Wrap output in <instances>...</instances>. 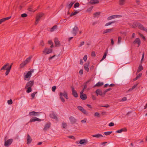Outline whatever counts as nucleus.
Masks as SVG:
<instances>
[{
    "label": "nucleus",
    "mask_w": 147,
    "mask_h": 147,
    "mask_svg": "<svg viewBox=\"0 0 147 147\" xmlns=\"http://www.w3.org/2000/svg\"><path fill=\"white\" fill-rule=\"evenodd\" d=\"M12 64L13 63H12L11 65H9V63H6L1 68L0 71H1L2 70H6V71L5 72V74L6 76H7L10 71Z\"/></svg>",
    "instance_id": "1"
},
{
    "label": "nucleus",
    "mask_w": 147,
    "mask_h": 147,
    "mask_svg": "<svg viewBox=\"0 0 147 147\" xmlns=\"http://www.w3.org/2000/svg\"><path fill=\"white\" fill-rule=\"evenodd\" d=\"M52 49L45 48L44 50L43 51V53L45 55L48 54L52 53Z\"/></svg>",
    "instance_id": "7"
},
{
    "label": "nucleus",
    "mask_w": 147,
    "mask_h": 147,
    "mask_svg": "<svg viewBox=\"0 0 147 147\" xmlns=\"http://www.w3.org/2000/svg\"><path fill=\"white\" fill-rule=\"evenodd\" d=\"M121 37L120 36H119L118 38V43L119 44L121 43Z\"/></svg>",
    "instance_id": "50"
},
{
    "label": "nucleus",
    "mask_w": 147,
    "mask_h": 147,
    "mask_svg": "<svg viewBox=\"0 0 147 147\" xmlns=\"http://www.w3.org/2000/svg\"><path fill=\"white\" fill-rule=\"evenodd\" d=\"M92 136L93 137H96L97 138H100V137H103L102 135L99 134H97L95 135H92Z\"/></svg>",
    "instance_id": "26"
},
{
    "label": "nucleus",
    "mask_w": 147,
    "mask_h": 147,
    "mask_svg": "<svg viewBox=\"0 0 147 147\" xmlns=\"http://www.w3.org/2000/svg\"><path fill=\"white\" fill-rule=\"evenodd\" d=\"M37 93V92H35L33 93H32V94L31 95V96L32 97V99L34 98V97H35V94Z\"/></svg>",
    "instance_id": "39"
},
{
    "label": "nucleus",
    "mask_w": 147,
    "mask_h": 147,
    "mask_svg": "<svg viewBox=\"0 0 147 147\" xmlns=\"http://www.w3.org/2000/svg\"><path fill=\"white\" fill-rule=\"evenodd\" d=\"M78 30V28L76 26H75L73 29L72 33L74 36H76Z\"/></svg>",
    "instance_id": "10"
},
{
    "label": "nucleus",
    "mask_w": 147,
    "mask_h": 147,
    "mask_svg": "<svg viewBox=\"0 0 147 147\" xmlns=\"http://www.w3.org/2000/svg\"><path fill=\"white\" fill-rule=\"evenodd\" d=\"M92 99L94 100H95L96 99V96H94V95H92Z\"/></svg>",
    "instance_id": "61"
},
{
    "label": "nucleus",
    "mask_w": 147,
    "mask_h": 147,
    "mask_svg": "<svg viewBox=\"0 0 147 147\" xmlns=\"http://www.w3.org/2000/svg\"><path fill=\"white\" fill-rule=\"evenodd\" d=\"M99 3V1L98 0H91L90 1V3L92 5L98 3Z\"/></svg>",
    "instance_id": "25"
},
{
    "label": "nucleus",
    "mask_w": 147,
    "mask_h": 147,
    "mask_svg": "<svg viewBox=\"0 0 147 147\" xmlns=\"http://www.w3.org/2000/svg\"><path fill=\"white\" fill-rule=\"evenodd\" d=\"M87 55H85L84 56L83 59L84 61H86L87 59Z\"/></svg>",
    "instance_id": "52"
},
{
    "label": "nucleus",
    "mask_w": 147,
    "mask_h": 147,
    "mask_svg": "<svg viewBox=\"0 0 147 147\" xmlns=\"http://www.w3.org/2000/svg\"><path fill=\"white\" fill-rule=\"evenodd\" d=\"M54 42L55 47H59L60 46V42L59 41L57 38H55L54 40Z\"/></svg>",
    "instance_id": "22"
},
{
    "label": "nucleus",
    "mask_w": 147,
    "mask_h": 147,
    "mask_svg": "<svg viewBox=\"0 0 147 147\" xmlns=\"http://www.w3.org/2000/svg\"><path fill=\"white\" fill-rule=\"evenodd\" d=\"M80 6V4L78 2H77L75 3L74 5V7L76 8V7H79Z\"/></svg>",
    "instance_id": "42"
},
{
    "label": "nucleus",
    "mask_w": 147,
    "mask_h": 147,
    "mask_svg": "<svg viewBox=\"0 0 147 147\" xmlns=\"http://www.w3.org/2000/svg\"><path fill=\"white\" fill-rule=\"evenodd\" d=\"M7 103L9 105H11L13 103L12 100L11 99H10L7 101Z\"/></svg>",
    "instance_id": "49"
},
{
    "label": "nucleus",
    "mask_w": 147,
    "mask_h": 147,
    "mask_svg": "<svg viewBox=\"0 0 147 147\" xmlns=\"http://www.w3.org/2000/svg\"><path fill=\"white\" fill-rule=\"evenodd\" d=\"M100 13V12H96L94 13V17H95L98 15H99Z\"/></svg>",
    "instance_id": "43"
},
{
    "label": "nucleus",
    "mask_w": 147,
    "mask_h": 147,
    "mask_svg": "<svg viewBox=\"0 0 147 147\" xmlns=\"http://www.w3.org/2000/svg\"><path fill=\"white\" fill-rule=\"evenodd\" d=\"M74 3V2H71L69 4L67 5V7L69 10L71 8Z\"/></svg>",
    "instance_id": "33"
},
{
    "label": "nucleus",
    "mask_w": 147,
    "mask_h": 147,
    "mask_svg": "<svg viewBox=\"0 0 147 147\" xmlns=\"http://www.w3.org/2000/svg\"><path fill=\"white\" fill-rule=\"evenodd\" d=\"M143 67L142 65H140L138 68L137 70V73H138L143 69Z\"/></svg>",
    "instance_id": "29"
},
{
    "label": "nucleus",
    "mask_w": 147,
    "mask_h": 147,
    "mask_svg": "<svg viewBox=\"0 0 147 147\" xmlns=\"http://www.w3.org/2000/svg\"><path fill=\"white\" fill-rule=\"evenodd\" d=\"M91 55L93 57H94L95 56L96 54L94 51H93L92 52Z\"/></svg>",
    "instance_id": "60"
},
{
    "label": "nucleus",
    "mask_w": 147,
    "mask_h": 147,
    "mask_svg": "<svg viewBox=\"0 0 147 147\" xmlns=\"http://www.w3.org/2000/svg\"><path fill=\"white\" fill-rule=\"evenodd\" d=\"M69 119L71 123L72 124L75 123L76 121V119L73 116H70Z\"/></svg>",
    "instance_id": "15"
},
{
    "label": "nucleus",
    "mask_w": 147,
    "mask_h": 147,
    "mask_svg": "<svg viewBox=\"0 0 147 147\" xmlns=\"http://www.w3.org/2000/svg\"><path fill=\"white\" fill-rule=\"evenodd\" d=\"M138 84H136L134 85L131 88L133 90L138 85Z\"/></svg>",
    "instance_id": "63"
},
{
    "label": "nucleus",
    "mask_w": 147,
    "mask_h": 147,
    "mask_svg": "<svg viewBox=\"0 0 147 147\" xmlns=\"http://www.w3.org/2000/svg\"><path fill=\"white\" fill-rule=\"evenodd\" d=\"M127 130V129L126 128H124L117 131H116V132L117 133H121L122 131H126Z\"/></svg>",
    "instance_id": "23"
},
{
    "label": "nucleus",
    "mask_w": 147,
    "mask_h": 147,
    "mask_svg": "<svg viewBox=\"0 0 147 147\" xmlns=\"http://www.w3.org/2000/svg\"><path fill=\"white\" fill-rule=\"evenodd\" d=\"M59 96L60 99L61 100V101L63 102H65V100L63 98V96L66 99H68L69 98L67 93L66 91H64L63 93L60 92L59 93Z\"/></svg>",
    "instance_id": "2"
},
{
    "label": "nucleus",
    "mask_w": 147,
    "mask_h": 147,
    "mask_svg": "<svg viewBox=\"0 0 147 147\" xmlns=\"http://www.w3.org/2000/svg\"><path fill=\"white\" fill-rule=\"evenodd\" d=\"M67 137L69 138L72 139L74 140L76 139V138L73 136H68Z\"/></svg>",
    "instance_id": "45"
},
{
    "label": "nucleus",
    "mask_w": 147,
    "mask_h": 147,
    "mask_svg": "<svg viewBox=\"0 0 147 147\" xmlns=\"http://www.w3.org/2000/svg\"><path fill=\"white\" fill-rule=\"evenodd\" d=\"M84 41H82L80 42V44L79 45V47H81L82 46V45H84Z\"/></svg>",
    "instance_id": "59"
},
{
    "label": "nucleus",
    "mask_w": 147,
    "mask_h": 147,
    "mask_svg": "<svg viewBox=\"0 0 147 147\" xmlns=\"http://www.w3.org/2000/svg\"><path fill=\"white\" fill-rule=\"evenodd\" d=\"M34 84V81H30L28 82L26 85L25 88L26 89L28 87H32Z\"/></svg>",
    "instance_id": "8"
},
{
    "label": "nucleus",
    "mask_w": 147,
    "mask_h": 147,
    "mask_svg": "<svg viewBox=\"0 0 147 147\" xmlns=\"http://www.w3.org/2000/svg\"><path fill=\"white\" fill-rule=\"evenodd\" d=\"M56 88V87L55 86H53L52 87V91L53 92H55V90Z\"/></svg>",
    "instance_id": "53"
},
{
    "label": "nucleus",
    "mask_w": 147,
    "mask_h": 147,
    "mask_svg": "<svg viewBox=\"0 0 147 147\" xmlns=\"http://www.w3.org/2000/svg\"><path fill=\"white\" fill-rule=\"evenodd\" d=\"M107 51L105 53L102 58V59H101V60L100 61H102V60H104V59H105V58L107 56Z\"/></svg>",
    "instance_id": "37"
},
{
    "label": "nucleus",
    "mask_w": 147,
    "mask_h": 147,
    "mask_svg": "<svg viewBox=\"0 0 147 147\" xmlns=\"http://www.w3.org/2000/svg\"><path fill=\"white\" fill-rule=\"evenodd\" d=\"M114 30L113 28L109 29H107L105 30L103 32V34H105L108 32H111Z\"/></svg>",
    "instance_id": "24"
},
{
    "label": "nucleus",
    "mask_w": 147,
    "mask_h": 147,
    "mask_svg": "<svg viewBox=\"0 0 147 147\" xmlns=\"http://www.w3.org/2000/svg\"><path fill=\"white\" fill-rule=\"evenodd\" d=\"M33 72V70L29 71L26 73V75L24 76V79L25 80H26L27 79V80H29L31 76L32 73Z\"/></svg>",
    "instance_id": "4"
},
{
    "label": "nucleus",
    "mask_w": 147,
    "mask_h": 147,
    "mask_svg": "<svg viewBox=\"0 0 147 147\" xmlns=\"http://www.w3.org/2000/svg\"><path fill=\"white\" fill-rule=\"evenodd\" d=\"M80 96L81 98L83 100H86L87 98L86 94L84 93H80Z\"/></svg>",
    "instance_id": "21"
},
{
    "label": "nucleus",
    "mask_w": 147,
    "mask_h": 147,
    "mask_svg": "<svg viewBox=\"0 0 147 147\" xmlns=\"http://www.w3.org/2000/svg\"><path fill=\"white\" fill-rule=\"evenodd\" d=\"M103 83L102 82H98L97 84H96L94 86V87H95L96 86L99 87L103 85Z\"/></svg>",
    "instance_id": "27"
},
{
    "label": "nucleus",
    "mask_w": 147,
    "mask_h": 147,
    "mask_svg": "<svg viewBox=\"0 0 147 147\" xmlns=\"http://www.w3.org/2000/svg\"><path fill=\"white\" fill-rule=\"evenodd\" d=\"M77 108H78V109L79 110H80L81 111H82V109H83V107H82L81 106H78Z\"/></svg>",
    "instance_id": "54"
},
{
    "label": "nucleus",
    "mask_w": 147,
    "mask_h": 147,
    "mask_svg": "<svg viewBox=\"0 0 147 147\" xmlns=\"http://www.w3.org/2000/svg\"><path fill=\"white\" fill-rule=\"evenodd\" d=\"M32 141V139L31 138L29 134H28L27 136V144H30Z\"/></svg>",
    "instance_id": "20"
},
{
    "label": "nucleus",
    "mask_w": 147,
    "mask_h": 147,
    "mask_svg": "<svg viewBox=\"0 0 147 147\" xmlns=\"http://www.w3.org/2000/svg\"><path fill=\"white\" fill-rule=\"evenodd\" d=\"M40 45L43 46L44 45V43L43 40H42L40 42Z\"/></svg>",
    "instance_id": "56"
},
{
    "label": "nucleus",
    "mask_w": 147,
    "mask_h": 147,
    "mask_svg": "<svg viewBox=\"0 0 147 147\" xmlns=\"http://www.w3.org/2000/svg\"><path fill=\"white\" fill-rule=\"evenodd\" d=\"M133 43L134 44H138V47H139L141 41L139 38H137L135 39V40L134 41Z\"/></svg>",
    "instance_id": "14"
},
{
    "label": "nucleus",
    "mask_w": 147,
    "mask_h": 147,
    "mask_svg": "<svg viewBox=\"0 0 147 147\" xmlns=\"http://www.w3.org/2000/svg\"><path fill=\"white\" fill-rule=\"evenodd\" d=\"M79 143L81 144H84L87 143V141L85 139L81 140L80 142Z\"/></svg>",
    "instance_id": "28"
},
{
    "label": "nucleus",
    "mask_w": 147,
    "mask_h": 147,
    "mask_svg": "<svg viewBox=\"0 0 147 147\" xmlns=\"http://www.w3.org/2000/svg\"><path fill=\"white\" fill-rule=\"evenodd\" d=\"M125 1L126 0H119V4L121 5H124Z\"/></svg>",
    "instance_id": "31"
},
{
    "label": "nucleus",
    "mask_w": 147,
    "mask_h": 147,
    "mask_svg": "<svg viewBox=\"0 0 147 147\" xmlns=\"http://www.w3.org/2000/svg\"><path fill=\"white\" fill-rule=\"evenodd\" d=\"M81 111L84 114H87V111L83 108V109H82V110Z\"/></svg>",
    "instance_id": "46"
},
{
    "label": "nucleus",
    "mask_w": 147,
    "mask_h": 147,
    "mask_svg": "<svg viewBox=\"0 0 147 147\" xmlns=\"http://www.w3.org/2000/svg\"><path fill=\"white\" fill-rule=\"evenodd\" d=\"M72 93L73 96L76 98H77L78 96V93L75 90L74 88L71 87Z\"/></svg>",
    "instance_id": "12"
},
{
    "label": "nucleus",
    "mask_w": 147,
    "mask_h": 147,
    "mask_svg": "<svg viewBox=\"0 0 147 147\" xmlns=\"http://www.w3.org/2000/svg\"><path fill=\"white\" fill-rule=\"evenodd\" d=\"M67 124L65 123L64 122H63L62 123V128L63 129H65L67 128Z\"/></svg>",
    "instance_id": "30"
},
{
    "label": "nucleus",
    "mask_w": 147,
    "mask_h": 147,
    "mask_svg": "<svg viewBox=\"0 0 147 147\" xmlns=\"http://www.w3.org/2000/svg\"><path fill=\"white\" fill-rule=\"evenodd\" d=\"M90 64V62H88L86 63L84 65V68L85 70L87 72L89 71V68L88 67Z\"/></svg>",
    "instance_id": "18"
},
{
    "label": "nucleus",
    "mask_w": 147,
    "mask_h": 147,
    "mask_svg": "<svg viewBox=\"0 0 147 147\" xmlns=\"http://www.w3.org/2000/svg\"><path fill=\"white\" fill-rule=\"evenodd\" d=\"M114 123L113 122H111L110 123H109V126L110 127H112L114 125Z\"/></svg>",
    "instance_id": "58"
},
{
    "label": "nucleus",
    "mask_w": 147,
    "mask_h": 147,
    "mask_svg": "<svg viewBox=\"0 0 147 147\" xmlns=\"http://www.w3.org/2000/svg\"><path fill=\"white\" fill-rule=\"evenodd\" d=\"M32 6H30L28 8V9L29 11H32Z\"/></svg>",
    "instance_id": "55"
},
{
    "label": "nucleus",
    "mask_w": 147,
    "mask_h": 147,
    "mask_svg": "<svg viewBox=\"0 0 147 147\" xmlns=\"http://www.w3.org/2000/svg\"><path fill=\"white\" fill-rule=\"evenodd\" d=\"M57 27V26L55 25L53 26L51 29L50 31L51 32L53 31L55 29H56Z\"/></svg>",
    "instance_id": "38"
},
{
    "label": "nucleus",
    "mask_w": 147,
    "mask_h": 147,
    "mask_svg": "<svg viewBox=\"0 0 147 147\" xmlns=\"http://www.w3.org/2000/svg\"><path fill=\"white\" fill-rule=\"evenodd\" d=\"M134 24L136 27H138L139 29L145 31L147 32V28H144L143 25L139 22H134Z\"/></svg>",
    "instance_id": "3"
},
{
    "label": "nucleus",
    "mask_w": 147,
    "mask_h": 147,
    "mask_svg": "<svg viewBox=\"0 0 147 147\" xmlns=\"http://www.w3.org/2000/svg\"><path fill=\"white\" fill-rule=\"evenodd\" d=\"M32 57V56H30L24 61L27 63L30 61V59Z\"/></svg>",
    "instance_id": "34"
},
{
    "label": "nucleus",
    "mask_w": 147,
    "mask_h": 147,
    "mask_svg": "<svg viewBox=\"0 0 147 147\" xmlns=\"http://www.w3.org/2000/svg\"><path fill=\"white\" fill-rule=\"evenodd\" d=\"M21 17L22 18H24L27 16V15L25 13H24L21 14Z\"/></svg>",
    "instance_id": "51"
},
{
    "label": "nucleus",
    "mask_w": 147,
    "mask_h": 147,
    "mask_svg": "<svg viewBox=\"0 0 147 147\" xmlns=\"http://www.w3.org/2000/svg\"><path fill=\"white\" fill-rule=\"evenodd\" d=\"M41 121V120L38 118H37L36 117H32V118L30 119L29 122H32L36 121Z\"/></svg>",
    "instance_id": "17"
},
{
    "label": "nucleus",
    "mask_w": 147,
    "mask_h": 147,
    "mask_svg": "<svg viewBox=\"0 0 147 147\" xmlns=\"http://www.w3.org/2000/svg\"><path fill=\"white\" fill-rule=\"evenodd\" d=\"M49 117L51 118L57 120L58 118L53 112L49 115Z\"/></svg>",
    "instance_id": "19"
},
{
    "label": "nucleus",
    "mask_w": 147,
    "mask_h": 147,
    "mask_svg": "<svg viewBox=\"0 0 147 147\" xmlns=\"http://www.w3.org/2000/svg\"><path fill=\"white\" fill-rule=\"evenodd\" d=\"M78 12L79 11H75L74 13L72 12L70 15V17H72V16L76 15V14L78 13Z\"/></svg>",
    "instance_id": "41"
},
{
    "label": "nucleus",
    "mask_w": 147,
    "mask_h": 147,
    "mask_svg": "<svg viewBox=\"0 0 147 147\" xmlns=\"http://www.w3.org/2000/svg\"><path fill=\"white\" fill-rule=\"evenodd\" d=\"M117 21H112L111 22H109L107 23H106L105 24V26H109L110 25H111V24L115 23V22H116Z\"/></svg>",
    "instance_id": "35"
},
{
    "label": "nucleus",
    "mask_w": 147,
    "mask_h": 147,
    "mask_svg": "<svg viewBox=\"0 0 147 147\" xmlns=\"http://www.w3.org/2000/svg\"><path fill=\"white\" fill-rule=\"evenodd\" d=\"M39 115V113L36 112L34 111L30 112L29 113V115L30 116H37L38 115Z\"/></svg>",
    "instance_id": "16"
},
{
    "label": "nucleus",
    "mask_w": 147,
    "mask_h": 147,
    "mask_svg": "<svg viewBox=\"0 0 147 147\" xmlns=\"http://www.w3.org/2000/svg\"><path fill=\"white\" fill-rule=\"evenodd\" d=\"M80 74L82 75L83 74V70L82 69H80L79 72Z\"/></svg>",
    "instance_id": "62"
},
{
    "label": "nucleus",
    "mask_w": 147,
    "mask_h": 147,
    "mask_svg": "<svg viewBox=\"0 0 147 147\" xmlns=\"http://www.w3.org/2000/svg\"><path fill=\"white\" fill-rule=\"evenodd\" d=\"M95 93L97 96L98 95H100L101 96L103 95L102 91L100 89H97L95 91Z\"/></svg>",
    "instance_id": "13"
},
{
    "label": "nucleus",
    "mask_w": 147,
    "mask_h": 147,
    "mask_svg": "<svg viewBox=\"0 0 147 147\" xmlns=\"http://www.w3.org/2000/svg\"><path fill=\"white\" fill-rule=\"evenodd\" d=\"M112 133V131H107L104 133V134L106 136L110 135Z\"/></svg>",
    "instance_id": "40"
},
{
    "label": "nucleus",
    "mask_w": 147,
    "mask_h": 147,
    "mask_svg": "<svg viewBox=\"0 0 147 147\" xmlns=\"http://www.w3.org/2000/svg\"><path fill=\"white\" fill-rule=\"evenodd\" d=\"M11 18V16H9L8 17L3 18V19L4 22L6 20H8L10 19Z\"/></svg>",
    "instance_id": "44"
},
{
    "label": "nucleus",
    "mask_w": 147,
    "mask_h": 147,
    "mask_svg": "<svg viewBox=\"0 0 147 147\" xmlns=\"http://www.w3.org/2000/svg\"><path fill=\"white\" fill-rule=\"evenodd\" d=\"M93 7H91L87 9V11L88 12L91 11H92V10Z\"/></svg>",
    "instance_id": "57"
},
{
    "label": "nucleus",
    "mask_w": 147,
    "mask_h": 147,
    "mask_svg": "<svg viewBox=\"0 0 147 147\" xmlns=\"http://www.w3.org/2000/svg\"><path fill=\"white\" fill-rule=\"evenodd\" d=\"M94 116L95 117H99L100 116V115L98 112H96L94 113Z\"/></svg>",
    "instance_id": "48"
},
{
    "label": "nucleus",
    "mask_w": 147,
    "mask_h": 147,
    "mask_svg": "<svg viewBox=\"0 0 147 147\" xmlns=\"http://www.w3.org/2000/svg\"><path fill=\"white\" fill-rule=\"evenodd\" d=\"M27 63L25 61H23L20 65V67L21 68H23Z\"/></svg>",
    "instance_id": "32"
},
{
    "label": "nucleus",
    "mask_w": 147,
    "mask_h": 147,
    "mask_svg": "<svg viewBox=\"0 0 147 147\" xmlns=\"http://www.w3.org/2000/svg\"><path fill=\"white\" fill-rule=\"evenodd\" d=\"M5 143L4 146L6 147L9 146L12 142L13 139H11L6 141L5 139Z\"/></svg>",
    "instance_id": "5"
},
{
    "label": "nucleus",
    "mask_w": 147,
    "mask_h": 147,
    "mask_svg": "<svg viewBox=\"0 0 147 147\" xmlns=\"http://www.w3.org/2000/svg\"><path fill=\"white\" fill-rule=\"evenodd\" d=\"M43 15L44 14L42 13H40L38 15H37L36 18V21L35 22L36 25H37L38 24L40 19Z\"/></svg>",
    "instance_id": "6"
},
{
    "label": "nucleus",
    "mask_w": 147,
    "mask_h": 147,
    "mask_svg": "<svg viewBox=\"0 0 147 147\" xmlns=\"http://www.w3.org/2000/svg\"><path fill=\"white\" fill-rule=\"evenodd\" d=\"M121 15H115L111 16L108 17V18H107V20H109L115 18L121 17Z\"/></svg>",
    "instance_id": "9"
},
{
    "label": "nucleus",
    "mask_w": 147,
    "mask_h": 147,
    "mask_svg": "<svg viewBox=\"0 0 147 147\" xmlns=\"http://www.w3.org/2000/svg\"><path fill=\"white\" fill-rule=\"evenodd\" d=\"M139 35L140 36L142 37V38L144 40H146V38L142 34H141L140 33H139Z\"/></svg>",
    "instance_id": "47"
},
{
    "label": "nucleus",
    "mask_w": 147,
    "mask_h": 147,
    "mask_svg": "<svg viewBox=\"0 0 147 147\" xmlns=\"http://www.w3.org/2000/svg\"><path fill=\"white\" fill-rule=\"evenodd\" d=\"M26 92L28 93L31 92L32 91V89L31 87H28L27 88Z\"/></svg>",
    "instance_id": "36"
},
{
    "label": "nucleus",
    "mask_w": 147,
    "mask_h": 147,
    "mask_svg": "<svg viewBox=\"0 0 147 147\" xmlns=\"http://www.w3.org/2000/svg\"><path fill=\"white\" fill-rule=\"evenodd\" d=\"M51 123H47L44 126V128H43V131L45 132L49 129L51 127Z\"/></svg>",
    "instance_id": "11"
},
{
    "label": "nucleus",
    "mask_w": 147,
    "mask_h": 147,
    "mask_svg": "<svg viewBox=\"0 0 147 147\" xmlns=\"http://www.w3.org/2000/svg\"><path fill=\"white\" fill-rule=\"evenodd\" d=\"M94 67L93 65H92L90 67V70H92L94 69Z\"/></svg>",
    "instance_id": "64"
}]
</instances>
